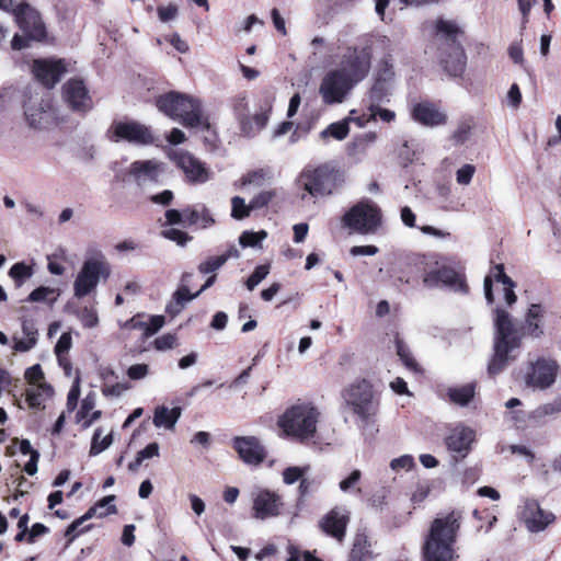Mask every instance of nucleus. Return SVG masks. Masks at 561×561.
Returning <instances> with one entry per match:
<instances>
[{
  "label": "nucleus",
  "instance_id": "2",
  "mask_svg": "<svg viewBox=\"0 0 561 561\" xmlns=\"http://www.w3.org/2000/svg\"><path fill=\"white\" fill-rule=\"evenodd\" d=\"M460 513L450 512L432 522L422 548L423 561H456L458 559L455 543L460 528Z\"/></svg>",
  "mask_w": 561,
  "mask_h": 561
},
{
  "label": "nucleus",
  "instance_id": "43",
  "mask_svg": "<svg viewBox=\"0 0 561 561\" xmlns=\"http://www.w3.org/2000/svg\"><path fill=\"white\" fill-rule=\"evenodd\" d=\"M362 478V472L358 469L353 470L346 478L341 480L339 486L344 493H362L358 486Z\"/></svg>",
  "mask_w": 561,
  "mask_h": 561
},
{
  "label": "nucleus",
  "instance_id": "47",
  "mask_svg": "<svg viewBox=\"0 0 561 561\" xmlns=\"http://www.w3.org/2000/svg\"><path fill=\"white\" fill-rule=\"evenodd\" d=\"M270 274L268 265H259L254 268L253 273L245 280V286L249 290H253L263 279Z\"/></svg>",
  "mask_w": 561,
  "mask_h": 561
},
{
  "label": "nucleus",
  "instance_id": "30",
  "mask_svg": "<svg viewBox=\"0 0 561 561\" xmlns=\"http://www.w3.org/2000/svg\"><path fill=\"white\" fill-rule=\"evenodd\" d=\"M181 415L182 409L180 407L170 409L165 405H158L154 409L152 423L157 428L173 431Z\"/></svg>",
  "mask_w": 561,
  "mask_h": 561
},
{
  "label": "nucleus",
  "instance_id": "19",
  "mask_svg": "<svg viewBox=\"0 0 561 561\" xmlns=\"http://www.w3.org/2000/svg\"><path fill=\"white\" fill-rule=\"evenodd\" d=\"M24 115L30 126L43 127L54 119L55 113L49 95L30 100L24 105Z\"/></svg>",
  "mask_w": 561,
  "mask_h": 561
},
{
  "label": "nucleus",
  "instance_id": "31",
  "mask_svg": "<svg viewBox=\"0 0 561 561\" xmlns=\"http://www.w3.org/2000/svg\"><path fill=\"white\" fill-rule=\"evenodd\" d=\"M376 139L377 134L374 131H368L355 137L347 145V154L357 162L362 161L366 156L369 147L376 141Z\"/></svg>",
  "mask_w": 561,
  "mask_h": 561
},
{
  "label": "nucleus",
  "instance_id": "15",
  "mask_svg": "<svg viewBox=\"0 0 561 561\" xmlns=\"http://www.w3.org/2000/svg\"><path fill=\"white\" fill-rule=\"evenodd\" d=\"M283 508L282 496L268 489L257 488L252 492V514L255 519L276 517Z\"/></svg>",
  "mask_w": 561,
  "mask_h": 561
},
{
  "label": "nucleus",
  "instance_id": "55",
  "mask_svg": "<svg viewBox=\"0 0 561 561\" xmlns=\"http://www.w3.org/2000/svg\"><path fill=\"white\" fill-rule=\"evenodd\" d=\"M178 336L173 333H167L157 337L153 342L154 348L158 351H168L178 346Z\"/></svg>",
  "mask_w": 561,
  "mask_h": 561
},
{
  "label": "nucleus",
  "instance_id": "33",
  "mask_svg": "<svg viewBox=\"0 0 561 561\" xmlns=\"http://www.w3.org/2000/svg\"><path fill=\"white\" fill-rule=\"evenodd\" d=\"M34 263L28 264L22 261L10 267L8 275L13 280L15 288H21L34 275Z\"/></svg>",
  "mask_w": 561,
  "mask_h": 561
},
{
  "label": "nucleus",
  "instance_id": "57",
  "mask_svg": "<svg viewBox=\"0 0 561 561\" xmlns=\"http://www.w3.org/2000/svg\"><path fill=\"white\" fill-rule=\"evenodd\" d=\"M164 324L163 316H150L148 319L145 318V337H149L157 333Z\"/></svg>",
  "mask_w": 561,
  "mask_h": 561
},
{
  "label": "nucleus",
  "instance_id": "52",
  "mask_svg": "<svg viewBox=\"0 0 561 561\" xmlns=\"http://www.w3.org/2000/svg\"><path fill=\"white\" fill-rule=\"evenodd\" d=\"M476 173V167L473 164H463L456 171V181L459 185L467 186L471 183Z\"/></svg>",
  "mask_w": 561,
  "mask_h": 561
},
{
  "label": "nucleus",
  "instance_id": "39",
  "mask_svg": "<svg viewBox=\"0 0 561 561\" xmlns=\"http://www.w3.org/2000/svg\"><path fill=\"white\" fill-rule=\"evenodd\" d=\"M393 85L383 83L375 79V82L369 91L366 104L369 103H385L389 101Z\"/></svg>",
  "mask_w": 561,
  "mask_h": 561
},
{
  "label": "nucleus",
  "instance_id": "14",
  "mask_svg": "<svg viewBox=\"0 0 561 561\" xmlns=\"http://www.w3.org/2000/svg\"><path fill=\"white\" fill-rule=\"evenodd\" d=\"M171 159L185 175L191 184H203L211 179V171L204 162L187 151L176 150L171 153Z\"/></svg>",
  "mask_w": 561,
  "mask_h": 561
},
{
  "label": "nucleus",
  "instance_id": "63",
  "mask_svg": "<svg viewBox=\"0 0 561 561\" xmlns=\"http://www.w3.org/2000/svg\"><path fill=\"white\" fill-rule=\"evenodd\" d=\"M158 18L161 22H170L173 21L179 13V8L174 3H170L165 7H159L158 10Z\"/></svg>",
  "mask_w": 561,
  "mask_h": 561
},
{
  "label": "nucleus",
  "instance_id": "23",
  "mask_svg": "<svg viewBox=\"0 0 561 561\" xmlns=\"http://www.w3.org/2000/svg\"><path fill=\"white\" fill-rule=\"evenodd\" d=\"M115 495H107L96 502L92 507H90L84 515L80 518L73 520L66 529L65 535L73 540L80 533L78 528L88 519L92 517H105L110 514L116 513V506L114 505Z\"/></svg>",
  "mask_w": 561,
  "mask_h": 561
},
{
  "label": "nucleus",
  "instance_id": "27",
  "mask_svg": "<svg viewBox=\"0 0 561 561\" xmlns=\"http://www.w3.org/2000/svg\"><path fill=\"white\" fill-rule=\"evenodd\" d=\"M272 111V102L267 100L259 112L252 116L240 117L241 131L247 137H253L260 133L267 124L270 119V113Z\"/></svg>",
  "mask_w": 561,
  "mask_h": 561
},
{
  "label": "nucleus",
  "instance_id": "38",
  "mask_svg": "<svg viewBox=\"0 0 561 561\" xmlns=\"http://www.w3.org/2000/svg\"><path fill=\"white\" fill-rule=\"evenodd\" d=\"M476 383L470 382L463 386L451 387L448 389L447 394L449 400L458 405H467L474 396Z\"/></svg>",
  "mask_w": 561,
  "mask_h": 561
},
{
  "label": "nucleus",
  "instance_id": "7",
  "mask_svg": "<svg viewBox=\"0 0 561 561\" xmlns=\"http://www.w3.org/2000/svg\"><path fill=\"white\" fill-rule=\"evenodd\" d=\"M112 274V266L101 251L87 256L73 280V296L82 299L93 294L100 283H105Z\"/></svg>",
  "mask_w": 561,
  "mask_h": 561
},
{
  "label": "nucleus",
  "instance_id": "35",
  "mask_svg": "<svg viewBox=\"0 0 561 561\" xmlns=\"http://www.w3.org/2000/svg\"><path fill=\"white\" fill-rule=\"evenodd\" d=\"M493 279L497 283H501L502 285L508 284L510 280H512V278L505 274L504 265L496 264L491 270V275L485 276L484 282H483L484 297L489 304H493V301H494V297H493V293H492V280Z\"/></svg>",
  "mask_w": 561,
  "mask_h": 561
},
{
  "label": "nucleus",
  "instance_id": "34",
  "mask_svg": "<svg viewBox=\"0 0 561 561\" xmlns=\"http://www.w3.org/2000/svg\"><path fill=\"white\" fill-rule=\"evenodd\" d=\"M184 215L187 227L197 226L201 228H207L214 224L213 217L204 206L186 208L184 209Z\"/></svg>",
  "mask_w": 561,
  "mask_h": 561
},
{
  "label": "nucleus",
  "instance_id": "21",
  "mask_svg": "<svg viewBox=\"0 0 561 561\" xmlns=\"http://www.w3.org/2000/svg\"><path fill=\"white\" fill-rule=\"evenodd\" d=\"M66 103L76 112H88L93 103L89 91L82 80L71 79L67 81L62 89Z\"/></svg>",
  "mask_w": 561,
  "mask_h": 561
},
{
  "label": "nucleus",
  "instance_id": "50",
  "mask_svg": "<svg viewBox=\"0 0 561 561\" xmlns=\"http://www.w3.org/2000/svg\"><path fill=\"white\" fill-rule=\"evenodd\" d=\"M415 461L411 455H402L390 461V468L394 472L410 471L414 468Z\"/></svg>",
  "mask_w": 561,
  "mask_h": 561
},
{
  "label": "nucleus",
  "instance_id": "59",
  "mask_svg": "<svg viewBox=\"0 0 561 561\" xmlns=\"http://www.w3.org/2000/svg\"><path fill=\"white\" fill-rule=\"evenodd\" d=\"M419 231L424 236H430L437 240H448L451 238V233L449 231L430 225L420 226Z\"/></svg>",
  "mask_w": 561,
  "mask_h": 561
},
{
  "label": "nucleus",
  "instance_id": "9",
  "mask_svg": "<svg viewBox=\"0 0 561 561\" xmlns=\"http://www.w3.org/2000/svg\"><path fill=\"white\" fill-rule=\"evenodd\" d=\"M342 222L352 232L370 234L381 226L382 215L374 203L360 202L344 214Z\"/></svg>",
  "mask_w": 561,
  "mask_h": 561
},
{
  "label": "nucleus",
  "instance_id": "13",
  "mask_svg": "<svg viewBox=\"0 0 561 561\" xmlns=\"http://www.w3.org/2000/svg\"><path fill=\"white\" fill-rule=\"evenodd\" d=\"M108 136L113 141L125 140L141 146L153 142L150 128L135 121L114 122L108 129Z\"/></svg>",
  "mask_w": 561,
  "mask_h": 561
},
{
  "label": "nucleus",
  "instance_id": "46",
  "mask_svg": "<svg viewBox=\"0 0 561 561\" xmlns=\"http://www.w3.org/2000/svg\"><path fill=\"white\" fill-rule=\"evenodd\" d=\"M83 328L92 329L99 324V316L95 309L83 307L76 313Z\"/></svg>",
  "mask_w": 561,
  "mask_h": 561
},
{
  "label": "nucleus",
  "instance_id": "51",
  "mask_svg": "<svg viewBox=\"0 0 561 561\" xmlns=\"http://www.w3.org/2000/svg\"><path fill=\"white\" fill-rule=\"evenodd\" d=\"M309 469V467H288L283 471V481L285 484H294L298 480L301 481L304 474Z\"/></svg>",
  "mask_w": 561,
  "mask_h": 561
},
{
  "label": "nucleus",
  "instance_id": "22",
  "mask_svg": "<svg viewBox=\"0 0 561 561\" xmlns=\"http://www.w3.org/2000/svg\"><path fill=\"white\" fill-rule=\"evenodd\" d=\"M233 448L242 461L250 466L260 465L266 456V450L254 436H239L233 438Z\"/></svg>",
  "mask_w": 561,
  "mask_h": 561
},
{
  "label": "nucleus",
  "instance_id": "18",
  "mask_svg": "<svg viewBox=\"0 0 561 561\" xmlns=\"http://www.w3.org/2000/svg\"><path fill=\"white\" fill-rule=\"evenodd\" d=\"M32 71L36 79L46 88H53L67 71V65L62 59H36Z\"/></svg>",
  "mask_w": 561,
  "mask_h": 561
},
{
  "label": "nucleus",
  "instance_id": "56",
  "mask_svg": "<svg viewBox=\"0 0 561 561\" xmlns=\"http://www.w3.org/2000/svg\"><path fill=\"white\" fill-rule=\"evenodd\" d=\"M145 314L138 313L133 318L126 321H119L118 325L122 330L130 331V330H140L142 334L145 333Z\"/></svg>",
  "mask_w": 561,
  "mask_h": 561
},
{
  "label": "nucleus",
  "instance_id": "6",
  "mask_svg": "<svg viewBox=\"0 0 561 561\" xmlns=\"http://www.w3.org/2000/svg\"><path fill=\"white\" fill-rule=\"evenodd\" d=\"M423 266V284L427 288H446L458 294H468L465 275L450 265L442 263L436 255H420Z\"/></svg>",
  "mask_w": 561,
  "mask_h": 561
},
{
  "label": "nucleus",
  "instance_id": "60",
  "mask_svg": "<svg viewBox=\"0 0 561 561\" xmlns=\"http://www.w3.org/2000/svg\"><path fill=\"white\" fill-rule=\"evenodd\" d=\"M25 378L28 381L30 386L46 383L44 381V374L42 367L38 364L26 369Z\"/></svg>",
  "mask_w": 561,
  "mask_h": 561
},
{
  "label": "nucleus",
  "instance_id": "25",
  "mask_svg": "<svg viewBox=\"0 0 561 561\" xmlns=\"http://www.w3.org/2000/svg\"><path fill=\"white\" fill-rule=\"evenodd\" d=\"M412 117L426 127H438L447 123V114L432 102H420L413 105Z\"/></svg>",
  "mask_w": 561,
  "mask_h": 561
},
{
  "label": "nucleus",
  "instance_id": "11",
  "mask_svg": "<svg viewBox=\"0 0 561 561\" xmlns=\"http://www.w3.org/2000/svg\"><path fill=\"white\" fill-rule=\"evenodd\" d=\"M435 27L437 34L450 41L449 46L451 51L448 58L443 60L445 70L453 77L461 76L466 68L467 58L463 49L456 43V37L459 33L457 24L453 21L439 19L436 21Z\"/></svg>",
  "mask_w": 561,
  "mask_h": 561
},
{
  "label": "nucleus",
  "instance_id": "3",
  "mask_svg": "<svg viewBox=\"0 0 561 561\" xmlns=\"http://www.w3.org/2000/svg\"><path fill=\"white\" fill-rule=\"evenodd\" d=\"M494 354L489 363L491 376L500 374L506 365L515 359L514 352L520 347L523 333L504 309L494 310Z\"/></svg>",
  "mask_w": 561,
  "mask_h": 561
},
{
  "label": "nucleus",
  "instance_id": "61",
  "mask_svg": "<svg viewBox=\"0 0 561 561\" xmlns=\"http://www.w3.org/2000/svg\"><path fill=\"white\" fill-rule=\"evenodd\" d=\"M400 219L404 227L419 230L420 226L416 225V215L409 206L400 208Z\"/></svg>",
  "mask_w": 561,
  "mask_h": 561
},
{
  "label": "nucleus",
  "instance_id": "16",
  "mask_svg": "<svg viewBox=\"0 0 561 561\" xmlns=\"http://www.w3.org/2000/svg\"><path fill=\"white\" fill-rule=\"evenodd\" d=\"M15 20L24 34L34 41L46 37V27L37 10L28 4H19L14 10Z\"/></svg>",
  "mask_w": 561,
  "mask_h": 561
},
{
  "label": "nucleus",
  "instance_id": "36",
  "mask_svg": "<svg viewBox=\"0 0 561 561\" xmlns=\"http://www.w3.org/2000/svg\"><path fill=\"white\" fill-rule=\"evenodd\" d=\"M350 122H353V121L350 119V116H348L343 121L330 124L325 129H323L319 134V138L323 142H327L330 138H333L339 141L345 139L350 133V127H348Z\"/></svg>",
  "mask_w": 561,
  "mask_h": 561
},
{
  "label": "nucleus",
  "instance_id": "26",
  "mask_svg": "<svg viewBox=\"0 0 561 561\" xmlns=\"http://www.w3.org/2000/svg\"><path fill=\"white\" fill-rule=\"evenodd\" d=\"M474 430L463 424H458L446 437V445L448 450L465 457L471 449V445L474 442Z\"/></svg>",
  "mask_w": 561,
  "mask_h": 561
},
{
  "label": "nucleus",
  "instance_id": "32",
  "mask_svg": "<svg viewBox=\"0 0 561 561\" xmlns=\"http://www.w3.org/2000/svg\"><path fill=\"white\" fill-rule=\"evenodd\" d=\"M22 333L23 337H13V350L16 352H27L37 343V329L32 321H23Z\"/></svg>",
  "mask_w": 561,
  "mask_h": 561
},
{
  "label": "nucleus",
  "instance_id": "4",
  "mask_svg": "<svg viewBox=\"0 0 561 561\" xmlns=\"http://www.w3.org/2000/svg\"><path fill=\"white\" fill-rule=\"evenodd\" d=\"M320 412L311 403L299 402L287 408L277 420L285 438L306 444L313 440Z\"/></svg>",
  "mask_w": 561,
  "mask_h": 561
},
{
  "label": "nucleus",
  "instance_id": "5",
  "mask_svg": "<svg viewBox=\"0 0 561 561\" xmlns=\"http://www.w3.org/2000/svg\"><path fill=\"white\" fill-rule=\"evenodd\" d=\"M156 104L160 112L173 119H179L184 126L209 129V123L203 115L198 99L179 92H169L159 96Z\"/></svg>",
  "mask_w": 561,
  "mask_h": 561
},
{
  "label": "nucleus",
  "instance_id": "41",
  "mask_svg": "<svg viewBox=\"0 0 561 561\" xmlns=\"http://www.w3.org/2000/svg\"><path fill=\"white\" fill-rule=\"evenodd\" d=\"M396 343V350L397 354L400 357L403 365L412 371H419V365L416 360L414 359L409 346L403 342V340L399 336V334L396 335L394 339Z\"/></svg>",
  "mask_w": 561,
  "mask_h": 561
},
{
  "label": "nucleus",
  "instance_id": "54",
  "mask_svg": "<svg viewBox=\"0 0 561 561\" xmlns=\"http://www.w3.org/2000/svg\"><path fill=\"white\" fill-rule=\"evenodd\" d=\"M162 236L182 247L191 240L186 232L172 227L163 229Z\"/></svg>",
  "mask_w": 561,
  "mask_h": 561
},
{
  "label": "nucleus",
  "instance_id": "24",
  "mask_svg": "<svg viewBox=\"0 0 561 561\" xmlns=\"http://www.w3.org/2000/svg\"><path fill=\"white\" fill-rule=\"evenodd\" d=\"M348 520L350 512L346 508L334 507L322 517L319 525L327 535L342 541L345 536Z\"/></svg>",
  "mask_w": 561,
  "mask_h": 561
},
{
  "label": "nucleus",
  "instance_id": "17",
  "mask_svg": "<svg viewBox=\"0 0 561 561\" xmlns=\"http://www.w3.org/2000/svg\"><path fill=\"white\" fill-rule=\"evenodd\" d=\"M558 365L552 359H538L533 364L530 373L525 377V382L534 389H547L556 381Z\"/></svg>",
  "mask_w": 561,
  "mask_h": 561
},
{
  "label": "nucleus",
  "instance_id": "40",
  "mask_svg": "<svg viewBox=\"0 0 561 561\" xmlns=\"http://www.w3.org/2000/svg\"><path fill=\"white\" fill-rule=\"evenodd\" d=\"M59 296L57 289L46 286L35 288L26 298L28 302H45L54 305Z\"/></svg>",
  "mask_w": 561,
  "mask_h": 561
},
{
  "label": "nucleus",
  "instance_id": "10",
  "mask_svg": "<svg viewBox=\"0 0 561 561\" xmlns=\"http://www.w3.org/2000/svg\"><path fill=\"white\" fill-rule=\"evenodd\" d=\"M343 399L353 413L363 421H367L377 411L371 385L366 380L350 385L343 391Z\"/></svg>",
  "mask_w": 561,
  "mask_h": 561
},
{
  "label": "nucleus",
  "instance_id": "53",
  "mask_svg": "<svg viewBox=\"0 0 561 561\" xmlns=\"http://www.w3.org/2000/svg\"><path fill=\"white\" fill-rule=\"evenodd\" d=\"M225 264V257L210 256L198 265L202 274H213Z\"/></svg>",
  "mask_w": 561,
  "mask_h": 561
},
{
  "label": "nucleus",
  "instance_id": "29",
  "mask_svg": "<svg viewBox=\"0 0 561 561\" xmlns=\"http://www.w3.org/2000/svg\"><path fill=\"white\" fill-rule=\"evenodd\" d=\"M547 310L539 304H533L525 316L524 331L533 337H540L543 334V323Z\"/></svg>",
  "mask_w": 561,
  "mask_h": 561
},
{
  "label": "nucleus",
  "instance_id": "20",
  "mask_svg": "<svg viewBox=\"0 0 561 561\" xmlns=\"http://www.w3.org/2000/svg\"><path fill=\"white\" fill-rule=\"evenodd\" d=\"M164 171V164L159 160H137L130 164L127 174L138 185H145L158 182Z\"/></svg>",
  "mask_w": 561,
  "mask_h": 561
},
{
  "label": "nucleus",
  "instance_id": "58",
  "mask_svg": "<svg viewBox=\"0 0 561 561\" xmlns=\"http://www.w3.org/2000/svg\"><path fill=\"white\" fill-rule=\"evenodd\" d=\"M560 412H561V405H560L558 399H556L553 402L546 403V404L538 407L533 412V414H534L535 419H541V417H545L548 415H553V414H557Z\"/></svg>",
  "mask_w": 561,
  "mask_h": 561
},
{
  "label": "nucleus",
  "instance_id": "49",
  "mask_svg": "<svg viewBox=\"0 0 561 561\" xmlns=\"http://www.w3.org/2000/svg\"><path fill=\"white\" fill-rule=\"evenodd\" d=\"M376 80L393 85L394 71L393 66L388 60L382 61L376 72Z\"/></svg>",
  "mask_w": 561,
  "mask_h": 561
},
{
  "label": "nucleus",
  "instance_id": "44",
  "mask_svg": "<svg viewBox=\"0 0 561 561\" xmlns=\"http://www.w3.org/2000/svg\"><path fill=\"white\" fill-rule=\"evenodd\" d=\"M266 178V173L263 170H255L243 175L237 184L240 188H244L247 186L260 187L264 184Z\"/></svg>",
  "mask_w": 561,
  "mask_h": 561
},
{
  "label": "nucleus",
  "instance_id": "62",
  "mask_svg": "<svg viewBox=\"0 0 561 561\" xmlns=\"http://www.w3.org/2000/svg\"><path fill=\"white\" fill-rule=\"evenodd\" d=\"M71 346H72L71 334L69 332L62 333L55 345L56 356L68 355V352L70 351Z\"/></svg>",
  "mask_w": 561,
  "mask_h": 561
},
{
  "label": "nucleus",
  "instance_id": "1",
  "mask_svg": "<svg viewBox=\"0 0 561 561\" xmlns=\"http://www.w3.org/2000/svg\"><path fill=\"white\" fill-rule=\"evenodd\" d=\"M366 48L347 47L335 68L325 72L319 84V95L325 105L343 103L351 91L363 81L370 69Z\"/></svg>",
  "mask_w": 561,
  "mask_h": 561
},
{
  "label": "nucleus",
  "instance_id": "48",
  "mask_svg": "<svg viewBox=\"0 0 561 561\" xmlns=\"http://www.w3.org/2000/svg\"><path fill=\"white\" fill-rule=\"evenodd\" d=\"M250 203L247 205L245 201L242 197L234 196L231 199V216L234 219H243L250 215Z\"/></svg>",
  "mask_w": 561,
  "mask_h": 561
},
{
  "label": "nucleus",
  "instance_id": "45",
  "mask_svg": "<svg viewBox=\"0 0 561 561\" xmlns=\"http://www.w3.org/2000/svg\"><path fill=\"white\" fill-rule=\"evenodd\" d=\"M266 237L267 232L265 230H260L257 232L243 231L239 237V243L243 248H254L257 247Z\"/></svg>",
  "mask_w": 561,
  "mask_h": 561
},
{
  "label": "nucleus",
  "instance_id": "64",
  "mask_svg": "<svg viewBox=\"0 0 561 561\" xmlns=\"http://www.w3.org/2000/svg\"><path fill=\"white\" fill-rule=\"evenodd\" d=\"M128 389L129 386L127 383L116 382L114 385H104L102 393L107 398H118Z\"/></svg>",
  "mask_w": 561,
  "mask_h": 561
},
{
  "label": "nucleus",
  "instance_id": "8",
  "mask_svg": "<svg viewBox=\"0 0 561 561\" xmlns=\"http://www.w3.org/2000/svg\"><path fill=\"white\" fill-rule=\"evenodd\" d=\"M300 186L312 197L332 194L345 182V174L336 165L324 163L312 171L301 173Z\"/></svg>",
  "mask_w": 561,
  "mask_h": 561
},
{
  "label": "nucleus",
  "instance_id": "28",
  "mask_svg": "<svg viewBox=\"0 0 561 561\" xmlns=\"http://www.w3.org/2000/svg\"><path fill=\"white\" fill-rule=\"evenodd\" d=\"M381 104L382 103L366 104V111H364L359 116H356V110H352L350 112V119H352L358 127H364L368 122L376 121L377 117L385 123L394 121L396 113L388 108H383Z\"/></svg>",
  "mask_w": 561,
  "mask_h": 561
},
{
  "label": "nucleus",
  "instance_id": "42",
  "mask_svg": "<svg viewBox=\"0 0 561 561\" xmlns=\"http://www.w3.org/2000/svg\"><path fill=\"white\" fill-rule=\"evenodd\" d=\"M101 436H102V430L96 428L94 431L92 442H91L90 456H96V455L101 454L102 451H104L105 449H107L112 445L113 436L111 433L103 437H101Z\"/></svg>",
  "mask_w": 561,
  "mask_h": 561
},
{
  "label": "nucleus",
  "instance_id": "12",
  "mask_svg": "<svg viewBox=\"0 0 561 561\" xmlns=\"http://www.w3.org/2000/svg\"><path fill=\"white\" fill-rule=\"evenodd\" d=\"M517 514L526 529L533 534L543 531L556 520L554 514L541 508L538 501L534 499H524Z\"/></svg>",
  "mask_w": 561,
  "mask_h": 561
},
{
  "label": "nucleus",
  "instance_id": "37",
  "mask_svg": "<svg viewBox=\"0 0 561 561\" xmlns=\"http://www.w3.org/2000/svg\"><path fill=\"white\" fill-rule=\"evenodd\" d=\"M51 394L53 389L47 383L28 386L26 401L31 408H39Z\"/></svg>",
  "mask_w": 561,
  "mask_h": 561
}]
</instances>
